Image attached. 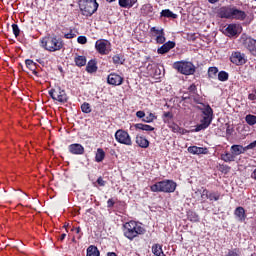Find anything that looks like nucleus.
Returning a JSON list of instances; mask_svg holds the SVG:
<instances>
[{
    "instance_id": "1",
    "label": "nucleus",
    "mask_w": 256,
    "mask_h": 256,
    "mask_svg": "<svg viewBox=\"0 0 256 256\" xmlns=\"http://www.w3.org/2000/svg\"><path fill=\"white\" fill-rule=\"evenodd\" d=\"M40 47L45 49V51H49V53H55L61 51V49H65V42L63 38L53 34L41 38Z\"/></svg>"
},
{
    "instance_id": "2",
    "label": "nucleus",
    "mask_w": 256,
    "mask_h": 256,
    "mask_svg": "<svg viewBox=\"0 0 256 256\" xmlns=\"http://www.w3.org/2000/svg\"><path fill=\"white\" fill-rule=\"evenodd\" d=\"M122 231L124 237H126V239L129 241H133L134 239H137V237L147 233V230L141 226V223L135 220H130L129 222L124 223L122 226Z\"/></svg>"
},
{
    "instance_id": "3",
    "label": "nucleus",
    "mask_w": 256,
    "mask_h": 256,
    "mask_svg": "<svg viewBox=\"0 0 256 256\" xmlns=\"http://www.w3.org/2000/svg\"><path fill=\"white\" fill-rule=\"evenodd\" d=\"M177 183L173 180H163L150 186L152 193H175Z\"/></svg>"
},
{
    "instance_id": "4",
    "label": "nucleus",
    "mask_w": 256,
    "mask_h": 256,
    "mask_svg": "<svg viewBox=\"0 0 256 256\" xmlns=\"http://www.w3.org/2000/svg\"><path fill=\"white\" fill-rule=\"evenodd\" d=\"M78 5L84 17H92L94 13H97V9H99L97 0H79Z\"/></svg>"
},
{
    "instance_id": "5",
    "label": "nucleus",
    "mask_w": 256,
    "mask_h": 256,
    "mask_svg": "<svg viewBox=\"0 0 256 256\" xmlns=\"http://www.w3.org/2000/svg\"><path fill=\"white\" fill-rule=\"evenodd\" d=\"M173 68L181 73V75H195V64L188 61H177L173 64Z\"/></svg>"
},
{
    "instance_id": "6",
    "label": "nucleus",
    "mask_w": 256,
    "mask_h": 256,
    "mask_svg": "<svg viewBox=\"0 0 256 256\" xmlns=\"http://www.w3.org/2000/svg\"><path fill=\"white\" fill-rule=\"evenodd\" d=\"M49 95L53 101H58L59 103H67L69 98L67 97V92L61 88V86H56L49 90Z\"/></svg>"
},
{
    "instance_id": "7",
    "label": "nucleus",
    "mask_w": 256,
    "mask_h": 256,
    "mask_svg": "<svg viewBox=\"0 0 256 256\" xmlns=\"http://www.w3.org/2000/svg\"><path fill=\"white\" fill-rule=\"evenodd\" d=\"M115 140L120 145H126L127 147H131L133 145V140L131 139V135L129 132L123 129H118L114 134Z\"/></svg>"
},
{
    "instance_id": "8",
    "label": "nucleus",
    "mask_w": 256,
    "mask_h": 256,
    "mask_svg": "<svg viewBox=\"0 0 256 256\" xmlns=\"http://www.w3.org/2000/svg\"><path fill=\"white\" fill-rule=\"evenodd\" d=\"M229 60L233 63V65L240 67L241 65H245V63H247V55L241 51H233L229 57Z\"/></svg>"
},
{
    "instance_id": "9",
    "label": "nucleus",
    "mask_w": 256,
    "mask_h": 256,
    "mask_svg": "<svg viewBox=\"0 0 256 256\" xmlns=\"http://www.w3.org/2000/svg\"><path fill=\"white\" fill-rule=\"evenodd\" d=\"M107 47H111V42H109V40L100 39L95 43V49L100 55H109Z\"/></svg>"
},
{
    "instance_id": "10",
    "label": "nucleus",
    "mask_w": 256,
    "mask_h": 256,
    "mask_svg": "<svg viewBox=\"0 0 256 256\" xmlns=\"http://www.w3.org/2000/svg\"><path fill=\"white\" fill-rule=\"evenodd\" d=\"M211 123H213V119L202 116L200 124H197L192 132L199 133V131H205V129H207Z\"/></svg>"
},
{
    "instance_id": "11",
    "label": "nucleus",
    "mask_w": 256,
    "mask_h": 256,
    "mask_svg": "<svg viewBox=\"0 0 256 256\" xmlns=\"http://www.w3.org/2000/svg\"><path fill=\"white\" fill-rule=\"evenodd\" d=\"M124 78L121 77V75L111 73L107 77V83L108 85H114V87H117L119 85H123Z\"/></svg>"
},
{
    "instance_id": "12",
    "label": "nucleus",
    "mask_w": 256,
    "mask_h": 256,
    "mask_svg": "<svg viewBox=\"0 0 256 256\" xmlns=\"http://www.w3.org/2000/svg\"><path fill=\"white\" fill-rule=\"evenodd\" d=\"M250 147L249 144L245 147L243 145L234 144L231 146L230 151L234 157H239V155H243L246 151H249Z\"/></svg>"
},
{
    "instance_id": "13",
    "label": "nucleus",
    "mask_w": 256,
    "mask_h": 256,
    "mask_svg": "<svg viewBox=\"0 0 256 256\" xmlns=\"http://www.w3.org/2000/svg\"><path fill=\"white\" fill-rule=\"evenodd\" d=\"M233 7L223 6L218 11V16L220 19H232Z\"/></svg>"
},
{
    "instance_id": "14",
    "label": "nucleus",
    "mask_w": 256,
    "mask_h": 256,
    "mask_svg": "<svg viewBox=\"0 0 256 256\" xmlns=\"http://www.w3.org/2000/svg\"><path fill=\"white\" fill-rule=\"evenodd\" d=\"M244 47L249 51V53H251V55L256 57V40L255 39L251 37L246 38V40L244 41Z\"/></svg>"
},
{
    "instance_id": "15",
    "label": "nucleus",
    "mask_w": 256,
    "mask_h": 256,
    "mask_svg": "<svg viewBox=\"0 0 256 256\" xmlns=\"http://www.w3.org/2000/svg\"><path fill=\"white\" fill-rule=\"evenodd\" d=\"M68 150L71 155H83L85 153V147L79 143L70 144Z\"/></svg>"
},
{
    "instance_id": "16",
    "label": "nucleus",
    "mask_w": 256,
    "mask_h": 256,
    "mask_svg": "<svg viewBox=\"0 0 256 256\" xmlns=\"http://www.w3.org/2000/svg\"><path fill=\"white\" fill-rule=\"evenodd\" d=\"M236 19L237 21H245L247 19V13L243 10L237 9V7H232V18Z\"/></svg>"
},
{
    "instance_id": "17",
    "label": "nucleus",
    "mask_w": 256,
    "mask_h": 256,
    "mask_svg": "<svg viewBox=\"0 0 256 256\" xmlns=\"http://www.w3.org/2000/svg\"><path fill=\"white\" fill-rule=\"evenodd\" d=\"M170 49H175V42L168 41L164 43L160 48L157 49V54L165 55V53H169Z\"/></svg>"
},
{
    "instance_id": "18",
    "label": "nucleus",
    "mask_w": 256,
    "mask_h": 256,
    "mask_svg": "<svg viewBox=\"0 0 256 256\" xmlns=\"http://www.w3.org/2000/svg\"><path fill=\"white\" fill-rule=\"evenodd\" d=\"M188 153H191V155H207V148L199 146H189Z\"/></svg>"
},
{
    "instance_id": "19",
    "label": "nucleus",
    "mask_w": 256,
    "mask_h": 256,
    "mask_svg": "<svg viewBox=\"0 0 256 256\" xmlns=\"http://www.w3.org/2000/svg\"><path fill=\"white\" fill-rule=\"evenodd\" d=\"M135 143L141 149H147L150 145V142L147 140V138H145V136H139V135L136 136Z\"/></svg>"
},
{
    "instance_id": "20",
    "label": "nucleus",
    "mask_w": 256,
    "mask_h": 256,
    "mask_svg": "<svg viewBox=\"0 0 256 256\" xmlns=\"http://www.w3.org/2000/svg\"><path fill=\"white\" fill-rule=\"evenodd\" d=\"M235 217L239 219V221L243 222L245 219H247V214H245V208L242 206H239L234 211Z\"/></svg>"
},
{
    "instance_id": "21",
    "label": "nucleus",
    "mask_w": 256,
    "mask_h": 256,
    "mask_svg": "<svg viewBox=\"0 0 256 256\" xmlns=\"http://www.w3.org/2000/svg\"><path fill=\"white\" fill-rule=\"evenodd\" d=\"M220 158L224 163H233L236 157L232 152L225 151L223 154L220 155Z\"/></svg>"
},
{
    "instance_id": "22",
    "label": "nucleus",
    "mask_w": 256,
    "mask_h": 256,
    "mask_svg": "<svg viewBox=\"0 0 256 256\" xmlns=\"http://www.w3.org/2000/svg\"><path fill=\"white\" fill-rule=\"evenodd\" d=\"M26 67L32 71L35 77H39V72L37 71V63L33 62L31 59L25 60Z\"/></svg>"
},
{
    "instance_id": "23",
    "label": "nucleus",
    "mask_w": 256,
    "mask_h": 256,
    "mask_svg": "<svg viewBox=\"0 0 256 256\" xmlns=\"http://www.w3.org/2000/svg\"><path fill=\"white\" fill-rule=\"evenodd\" d=\"M134 127L136 131H147V132L155 131V127L148 124H143V123L134 124Z\"/></svg>"
},
{
    "instance_id": "24",
    "label": "nucleus",
    "mask_w": 256,
    "mask_h": 256,
    "mask_svg": "<svg viewBox=\"0 0 256 256\" xmlns=\"http://www.w3.org/2000/svg\"><path fill=\"white\" fill-rule=\"evenodd\" d=\"M74 62L76 67H85L87 65V57L76 54Z\"/></svg>"
},
{
    "instance_id": "25",
    "label": "nucleus",
    "mask_w": 256,
    "mask_h": 256,
    "mask_svg": "<svg viewBox=\"0 0 256 256\" xmlns=\"http://www.w3.org/2000/svg\"><path fill=\"white\" fill-rule=\"evenodd\" d=\"M135 3H137V0H118L119 7L123 9H131Z\"/></svg>"
},
{
    "instance_id": "26",
    "label": "nucleus",
    "mask_w": 256,
    "mask_h": 256,
    "mask_svg": "<svg viewBox=\"0 0 256 256\" xmlns=\"http://www.w3.org/2000/svg\"><path fill=\"white\" fill-rule=\"evenodd\" d=\"M202 117H207L208 119H212L213 120V108H211L210 105H206L202 110Z\"/></svg>"
},
{
    "instance_id": "27",
    "label": "nucleus",
    "mask_w": 256,
    "mask_h": 256,
    "mask_svg": "<svg viewBox=\"0 0 256 256\" xmlns=\"http://www.w3.org/2000/svg\"><path fill=\"white\" fill-rule=\"evenodd\" d=\"M97 61L96 60H90L88 63H87V66H86V71L87 73H97Z\"/></svg>"
},
{
    "instance_id": "28",
    "label": "nucleus",
    "mask_w": 256,
    "mask_h": 256,
    "mask_svg": "<svg viewBox=\"0 0 256 256\" xmlns=\"http://www.w3.org/2000/svg\"><path fill=\"white\" fill-rule=\"evenodd\" d=\"M105 160V150L103 148H98L95 153V161L96 163H103Z\"/></svg>"
},
{
    "instance_id": "29",
    "label": "nucleus",
    "mask_w": 256,
    "mask_h": 256,
    "mask_svg": "<svg viewBox=\"0 0 256 256\" xmlns=\"http://www.w3.org/2000/svg\"><path fill=\"white\" fill-rule=\"evenodd\" d=\"M101 252H99V248L95 245H90L87 248L86 256H100Z\"/></svg>"
},
{
    "instance_id": "30",
    "label": "nucleus",
    "mask_w": 256,
    "mask_h": 256,
    "mask_svg": "<svg viewBox=\"0 0 256 256\" xmlns=\"http://www.w3.org/2000/svg\"><path fill=\"white\" fill-rule=\"evenodd\" d=\"M187 219L192 223H199V215L193 210L187 212Z\"/></svg>"
},
{
    "instance_id": "31",
    "label": "nucleus",
    "mask_w": 256,
    "mask_h": 256,
    "mask_svg": "<svg viewBox=\"0 0 256 256\" xmlns=\"http://www.w3.org/2000/svg\"><path fill=\"white\" fill-rule=\"evenodd\" d=\"M160 17H166L167 19H177V14L169 9H164L160 12Z\"/></svg>"
},
{
    "instance_id": "32",
    "label": "nucleus",
    "mask_w": 256,
    "mask_h": 256,
    "mask_svg": "<svg viewBox=\"0 0 256 256\" xmlns=\"http://www.w3.org/2000/svg\"><path fill=\"white\" fill-rule=\"evenodd\" d=\"M112 63L114 65H123L125 63V58L122 54H116L112 57Z\"/></svg>"
},
{
    "instance_id": "33",
    "label": "nucleus",
    "mask_w": 256,
    "mask_h": 256,
    "mask_svg": "<svg viewBox=\"0 0 256 256\" xmlns=\"http://www.w3.org/2000/svg\"><path fill=\"white\" fill-rule=\"evenodd\" d=\"M226 32L231 37H235V35H237V24H229L226 28Z\"/></svg>"
},
{
    "instance_id": "34",
    "label": "nucleus",
    "mask_w": 256,
    "mask_h": 256,
    "mask_svg": "<svg viewBox=\"0 0 256 256\" xmlns=\"http://www.w3.org/2000/svg\"><path fill=\"white\" fill-rule=\"evenodd\" d=\"M208 199L210 201H219L221 199V193L219 191H209Z\"/></svg>"
},
{
    "instance_id": "35",
    "label": "nucleus",
    "mask_w": 256,
    "mask_h": 256,
    "mask_svg": "<svg viewBox=\"0 0 256 256\" xmlns=\"http://www.w3.org/2000/svg\"><path fill=\"white\" fill-rule=\"evenodd\" d=\"M195 193H200L202 201H205V199H209V190L205 187L198 189Z\"/></svg>"
},
{
    "instance_id": "36",
    "label": "nucleus",
    "mask_w": 256,
    "mask_h": 256,
    "mask_svg": "<svg viewBox=\"0 0 256 256\" xmlns=\"http://www.w3.org/2000/svg\"><path fill=\"white\" fill-rule=\"evenodd\" d=\"M163 252V246H161L160 244H154L152 246V253L156 256H161Z\"/></svg>"
},
{
    "instance_id": "37",
    "label": "nucleus",
    "mask_w": 256,
    "mask_h": 256,
    "mask_svg": "<svg viewBox=\"0 0 256 256\" xmlns=\"http://www.w3.org/2000/svg\"><path fill=\"white\" fill-rule=\"evenodd\" d=\"M245 121L246 123H248V125L253 126L256 125V116L252 115V114H248L245 117Z\"/></svg>"
},
{
    "instance_id": "38",
    "label": "nucleus",
    "mask_w": 256,
    "mask_h": 256,
    "mask_svg": "<svg viewBox=\"0 0 256 256\" xmlns=\"http://www.w3.org/2000/svg\"><path fill=\"white\" fill-rule=\"evenodd\" d=\"M224 256H241L239 248L229 249Z\"/></svg>"
},
{
    "instance_id": "39",
    "label": "nucleus",
    "mask_w": 256,
    "mask_h": 256,
    "mask_svg": "<svg viewBox=\"0 0 256 256\" xmlns=\"http://www.w3.org/2000/svg\"><path fill=\"white\" fill-rule=\"evenodd\" d=\"M218 80L225 82V81H229V73H227L226 71H220L218 73Z\"/></svg>"
},
{
    "instance_id": "40",
    "label": "nucleus",
    "mask_w": 256,
    "mask_h": 256,
    "mask_svg": "<svg viewBox=\"0 0 256 256\" xmlns=\"http://www.w3.org/2000/svg\"><path fill=\"white\" fill-rule=\"evenodd\" d=\"M217 73H219V68H217V67H209V69H208V77H210V79H213V77H216Z\"/></svg>"
},
{
    "instance_id": "41",
    "label": "nucleus",
    "mask_w": 256,
    "mask_h": 256,
    "mask_svg": "<svg viewBox=\"0 0 256 256\" xmlns=\"http://www.w3.org/2000/svg\"><path fill=\"white\" fill-rule=\"evenodd\" d=\"M81 111H82V113H86V114L91 113V111H92L91 104H89L88 102H84L81 105Z\"/></svg>"
},
{
    "instance_id": "42",
    "label": "nucleus",
    "mask_w": 256,
    "mask_h": 256,
    "mask_svg": "<svg viewBox=\"0 0 256 256\" xmlns=\"http://www.w3.org/2000/svg\"><path fill=\"white\" fill-rule=\"evenodd\" d=\"M154 119H157V116H155L153 113H149V115L143 118L142 121L144 123H153Z\"/></svg>"
},
{
    "instance_id": "43",
    "label": "nucleus",
    "mask_w": 256,
    "mask_h": 256,
    "mask_svg": "<svg viewBox=\"0 0 256 256\" xmlns=\"http://www.w3.org/2000/svg\"><path fill=\"white\" fill-rule=\"evenodd\" d=\"M12 31L15 37H19V35H21V29H19V25L17 24H12Z\"/></svg>"
},
{
    "instance_id": "44",
    "label": "nucleus",
    "mask_w": 256,
    "mask_h": 256,
    "mask_svg": "<svg viewBox=\"0 0 256 256\" xmlns=\"http://www.w3.org/2000/svg\"><path fill=\"white\" fill-rule=\"evenodd\" d=\"M219 171H221L222 173L227 174V173H229L231 171V167L228 166L227 164H221L219 166Z\"/></svg>"
},
{
    "instance_id": "45",
    "label": "nucleus",
    "mask_w": 256,
    "mask_h": 256,
    "mask_svg": "<svg viewBox=\"0 0 256 256\" xmlns=\"http://www.w3.org/2000/svg\"><path fill=\"white\" fill-rule=\"evenodd\" d=\"M165 41H166L165 32H163L162 34H160L156 37V43H158L159 45H163V43H165Z\"/></svg>"
},
{
    "instance_id": "46",
    "label": "nucleus",
    "mask_w": 256,
    "mask_h": 256,
    "mask_svg": "<svg viewBox=\"0 0 256 256\" xmlns=\"http://www.w3.org/2000/svg\"><path fill=\"white\" fill-rule=\"evenodd\" d=\"M163 121L167 123V121H170V119H173V113L172 112H164L163 113Z\"/></svg>"
},
{
    "instance_id": "47",
    "label": "nucleus",
    "mask_w": 256,
    "mask_h": 256,
    "mask_svg": "<svg viewBox=\"0 0 256 256\" xmlns=\"http://www.w3.org/2000/svg\"><path fill=\"white\" fill-rule=\"evenodd\" d=\"M96 183L99 185V187H105L107 185V181L103 180V177H98L96 180Z\"/></svg>"
},
{
    "instance_id": "48",
    "label": "nucleus",
    "mask_w": 256,
    "mask_h": 256,
    "mask_svg": "<svg viewBox=\"0 0 256 256\" xmlns=\"http://www.w3.org/2000/svg\"><path fill=\"white\" fill-rule=\"evenodd\" d=\"M170 129H172L173 133H179L181 132V127H179V125L177 124H172L170 126Z\"/></svg>"
},
{
    "instance_id": "49",
    "label": "nucleus",
    "mask_w": 256,
    "mask_h": 256,
    "mask_svg": "<svg viewBox=\"0 0 256 256\" xmlns=\"http://www.w3.org/2000/svg\"><path fill=\"white\" fill-rule=\"evenodd\" d=\"M77 42L80 44V45H85L87 43V37L85 36H79L77 38Z\"/></svg>"
},
{
    "instance_id": "50",
    "label": "nucleus",
    "mask_w": 256,
    "mask_h": 256,
    "mask_svg": "<svg viewBox=\"0 0 256 256\" xmlns=\"http://www.w3.org/2000/svg\"><path fill=\"white\" fill-rule=\"evenodd\" d=\"M150 31L152 32V33H155L156 35H162L163 33H165L164 31H163V29H161V30H159V29H157L156 27H152L151 29H150Z\"/></svg>"
},
{
    "instance_id": "51",
    "label": "nucleus",
    "mask_w": 256,
    "mask_h": 256,
    "mask_svg": "<svg viewBox=\"0 0 256 256\" xmlns=\"http://www.w3.org/2000/svg\"><path fill=\"white\" fill-rule=\"evenodd\" d=\"M249 101H256V89L252 90V92L248 95Z\"/></svg>"
},
{
    "instance_id": "52",
    "label": "nucleus",
    "mask_w": 256,
    "mask_h": 256,
    "mask_svg": "<svg viewBox=\"0 0 256 256\" xmlns=\"http://www.w3.org/2000/svg\"><path fill=\"white\" fill-rule=\"evenodd\" d=\"M107 207L108 209L115 207V201L113 200V198L107 200Z\"/></svg>"
},
{
    "instance_id": "53",
    "label": "nucleus",
    "mask_w": 256,
    "mask_h": 256,
    "mask_svg": "<svg viewBox=\"0 0 256 256\" xmlns=\"http://www.w3.org/2000/svg\"><path fill=\"white\" fill-rule=\"evenodd\" d=\"M75 231H76V233H77V239H81L82 237H83V233L81 232V227H76L75 228Z\"/></svg>"
},
{
    "instance_id": "54",
    "label": "nucleus",
    "mask_w": 256,
    "mask_h": 256,
    "mask_svg": "<svg viewBox=\"0 0 256 256\" xmlns=\"http://www.w3.org/2000/svg\"><path fill=\"white\" fill-rule=\"evenodd\" d=\"M136 117H138V119H143V117H145V112L144 111H137L136 112Z\"/></svg>"
},
{
    "instance_id": "55",
    "label": "nucleus",
    "mask_w": 256,
    "mask_h": 256,
    "mask_svg": "<svg viewBox=\"0 0 256 256\" xmlns=\"http://www.w3.org/2000/svg\"><path fill=\"white\" fill-rule=\"evenodd\" d=\"M64 37H65V39H74L75 34H73V32H69V33L65 34Z\"/></svg>"
},
{
    "instance_id": "56",
    "label": "nucleus",
    "mask_w": 256,
    "mask_h": 256,
    "mask_svg": "<svg viewBox=\"0 0 256 256\" xmlns=\"http://www.w3.org/2000/svg\"><path fill=\"white\" fill-rule=\"evenodd\" d=\"M188 91L195 93V91H197V86L195 84L190 85Z\"/></svg>"
},
{
    "instance_id": "57",
    "label": "nucleus",
    "mask_w": 256,
    "mask_h": 256,
    "mask_svg": "<svg viewBox=\"0 0 256 256\" xmlns=\"http://www.w3.org/2000/svg\"><path fill=\"white\" fill-rule=\"evenodd\" d=\"M248 145H249L250 149H255V147H256V140L253 141L252 143L248 144Z\"/></svg>"
},
{
    "instance_id": "58",
    "label": "nucleus",
    "mask_w": 256,
    "mask_h": 256,
    "mask_svg": "<svg viewBox=\"0 0 256 256\" xmlns=\"http://www.w3.org/2000/svg\"><path fill=\"white\" fill-rule=\"evenodd\" d=\"M251 179L256 180V169L251 173Z\"/></svg>"
},
{
    "instance_id": "59",
    "label": "nucleus",
    "mask_w": 256,
    "mask_h": 256,
    "mask_svg": "<svg viewBox=\"0 0 256 256\" xmlns=\"http://www.w3.org/2000/svg\"><path fill=\"white\" fill-rule=\"evenodd\" d=\"M178 133H180V135H185V133H187V130L184 128H181L180 132Z\"/></svg>"
},
{
    "instance_id": "60",
    "label": "nucleus",
    "mask_w": 256,
    "mask_h": 256,
    "mask_svg": "<svg viewBox=\"0 0 256 256\" xmlns=\"http://www.w3.org/2000/svg\"><path fill=\"white\" fill-rule=\"evenodd\" d=\"M65 237H67V234H65V233L61 234L60 241H64Z\"/></svg>"
},
{
    "instance_id": "61",
    "label": "nucleus",
    "mask_w": 256,
    "mask_h": 256,
    "mask_svg": "<svg viewBox=\"0 0 256 256\" xmlns=\"http://www.w3.org/2000/svg\"><path fill=\"white\" fill-rule=\"evenodd\" d=\"M145 9H153V7H152V6H149V5H144V6L142 7V11L145 10Z\"/></svg>"
},
{
    "instance_id": "62",
    "label": "nucleus",
    "mask_w": 256,
    "mask_h": 256,
    "mask_svg": "<svg viewBox=\"0 0 256 256\" xmlns=\"http://www.w3.org/2000/svg\"><path fill=\"white\" fill-rule=\"evenodd\" d=\"M107 256H117V253H115V252H108Z\"/></svg>"
},
{
    "instance_id": "63",
    "label": "nucleus",
    "mask_w": 256,
    "mask_h": 256,
    "mask_svg": "<svg viewBox=\"0 0 256 256\" xmlns=\"http://www.w3.org/2000/svg\"><path fill=\"white\" fill-rule=\"evenodd\" d=\"M212 5H214V3H218L219 0H208Z\"/></svg>"
},
{
    "instance_id": "64",
    "label": "nucleus",
    "mask_w": 256,
    "mask_h": 256,
    "mask_svg": "<svg viewBox=\"0 0 256 256\" xmlns=\"http://www.w3.org/2000/svg\"><path fill=\"white\" fill-rule=\"evenodd\" d=\"M160 256H167V255H165V253H163V251H162L161 254H160Z\"/></svg>"
}]
</instances>
